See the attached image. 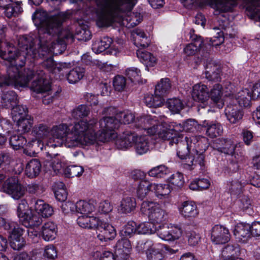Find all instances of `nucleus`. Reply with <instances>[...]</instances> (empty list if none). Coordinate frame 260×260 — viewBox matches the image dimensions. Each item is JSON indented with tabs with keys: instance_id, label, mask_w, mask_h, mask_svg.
Returning <instances> with one entry per match:
<instances>
[{
	"instance_id": "obj_23",
	"label": "nucleus",
	"mask_w": 260,
	"mask_h": 260,
	"mask_svg": "<svg viewBox=\"0 0 260 260\" xmlns=\"http://www.w3.org/2000/svg\"><path fill=\"white\" fill-rule=\"evenodd\" d=\"M180 214L185 218H194L199 214L196 204L190 201L184 202L179 208Z\"/></svg>"
},
{
	"instance_id": "obj_20",
	"label": "nucleus",
	"mask_w": 260,
	"mask_h": 260,
	"mask_svg": "<svg viewBox=\"0 0 260 260\" xmlns=\"http://www.w3.org/2000/svg\"><path fill=\"white\" fill-rule=\"evenodd\" d=\"M77 222L82 228L95 229L100 223V219L93 216L81 215L77 218Z\"/></svg>"
},
{
	"instance_id": "obj_21",
	"label": "nucleus",
	"mask_w": 260,
	"mask_h": 260,
	"mask_svg": "<svg viewBox=\"0 0 260 260\" xmlns=\"http://www.w3.org/2000/svg\"><path fill=\"white\" fill-rule=\"evenodd\" d=\"M234 234L239 241L245 243L250 237V225L248 224L238 223L235 226Z\"/></svg>"
},
{
	"instance_id": "obj_34",
	"label": "nucleus",
	"mask_w": 260,
	"mask_h": 260,
	"mask_svg": "<svg viewBox=\"0 0 260 260\" xmlns=\"http://www.w3.org/2000/svg\"><path fill=\"white\" fill-rule=\"evenodd\" d=\"M193 42L188 44L184 49V52L187 55H194L202 47L203 41L201 37L192 38Z\"/></svg>"
},
{
	"instance_id": "obj_14",
	"label": "nucleus",
	"mask_w": 260,
	"mask_h": 260,
	"mask_svg": "<svg viewBox=\"0 0 260 260\" xmlns=\"http://www.w3.org/2000/svg\"><path fill=\"white\" fill-rule=\"evenodd\" d=\"M230 237L229 230L223 226L215 225L211 230V239L215 244H225L230 241Z\"/></svg>"
},
{
	"instance_id": "obj_56",
	"label": "nucleus",
	"mask_w": 260,
	"mask_h": 260,
	"mask_svg": "<svg viewBox=\"0 0 260 260\" xmlns=\"http://www.w3.org/2000/svg\"><path fill=\"white\" fill-rule=\"evenodd\" d=\"M83 171V168L82 167L72 165L65 169L64 174L67 177H74L81 175Z\"/></svg>"
},
{
	"instance_id": "obj_38",
	"label": "nucleus",
	"mask_w": 260,
	"mask_h": 260,
	"mask_svg": "<svg viewBox=\"0 0 260 260\" xmlns=\"http://www.w3.org/2000/svg\"><path fill=\"white\" fill-rule=\"evenodd\" d=\"M76 212L82 214H88L95 210L93 203L80 200L76 203Z\"/></svg>"
},
{
	"instance_id": "obj_9",
	"label": "nucleus",
	"mask_w": 260,
	"mask_h": 260,
	"mask_svg": "<svg viewBox=\"0 0 260 260\" xmlns=\"http://www.w3.org/2000/svg\"><path fill=\"white\" fill-rule=\"evenodd\" d=\"M31 89L36 93L44 94L42 97V102L45 105L52 102L57 95L56 91H53L49 82L42 78L33 81Z\"/></svg>"
},
{
	"instance_id": "obj_59",
	"label": "nucleus",
	"mask_w": 260,
	"mask_h": 260,
	"mask_svg": "<svg viewBox=\"0 0 260 260\" xmlns=\"http://www.w3.org/2000/svg\"><path fill=\"white\" fill-rule=\"evenodd\" d=\"M169 182L177 187H181L184 184V179L182 174L176 173L172 174L169 179Z\"/></svg>"
},
{
	"instance_id": "obj_49",
	"label": "nucleus",
	"mask_w": 260,
	"mask_h": 260,
	"mask_svg": "<svg viewBox=\"0 0 260 260\" xmlns=\"http://www.w3.org/2000/svg\"><path fill=\"white\" fill-rule=\"evenodd\" d=\"M156 133L158 137L163 140H168L172 137L173 133L171 129L165 127V124L158 123L156 126Z\"/></svg>"
},
{
	"instance_id": "obj_64",
	"label": "nucleus",
	"mask_w": 260,
	"mask_h": 260,
	"mask_svg": "<svg viewBox=\"0 0 260 260\" xmlns=\"http://www.w3.org/2000/svg\"><path fill=\"white\" fill-rule=\"evenodd\" d=\"M229 190L234 194L240 193L242 191V185L237 180L231 181L229 184Z\"/></svg>"
},
{
	"instance_id": "obj_39",
	"label": "nucleus",
	"mask_w": 260,
	"mask_h": 260,
	"mask_svg": "<svg viewBox=\"0 0 260 260\" xmlns=\"http://www.w3.org/2000/svg\"><path fill=\"white\" fill-rule=\"evenodd\" d=\"M51 133L48 126L44 123H39L36 125L32 128V133L39 139H44L46 138Z\"/></svg>"
},
{
	"instance_id": "obj_46",
	"label": "nucleus",
	"mask_w": 260,
	"mask_h": 260,
	"mask_svg": "<svg viewBox=\"0 0 260 260\" xmlns=\"http://www.w3.org/2000/svg\"><path fill=\"white\" fill-rule=\"evenodd\" d=\"M222 86L219 84H215L210 90L211 99L216 103H219L218 107H222L223 103L220 102L222 95Z\"/></svg>"
},
{
	"instance_id": "obj_55",
	"label": "nucleus",
	"mask_w": 260,
	"mask_h": 260,
	"mask_svg": "<svg viewBox=\"0 0 260 260\" xmlns=\"http://www.w3.org/2000/svg\"><path fill=\"white\" fill-rule=\"evenodd\" d=\"M116 117L119 121V125L121 123L129 124L135 120V115L129 112L122 111L116 114Z\"/></svg>"
},
{
	"instance_id": "obj_13",
	"label": "nucleus",
	"mask_w": 260,
	"mask_h": 260,
	"mask_svg": "<svg viewBox=\"0 0 260 260\" xmlns=\"http://www.w3.org/2000/svg\"><path fill=\"white\" fill-rule=\"evenodd\" d=\"M155 117L152 118L150 115H144L138 117L135 120V124L138 128L147 131L148 134L153 135L156 133V126L158 123Z\"/></svg>"
},
{
	"instance_id": "obj_32",
	"label": "nucleus",
	"mask_w": 260,
	"mask_h": 260,
	"mask_svg": "<svg viewBox=\"0 0 260 260\" xmlns=\"http://www.w3.org/2000/svg\"><path fill=\"white\" fill-rule=\"evenodd\" d=\"M134 39V44L139 47L146 48L148 46L149 43L146 34L140 29H136L132 32Z\"/></svg>"
},
{
	"instance_id": "obj_41",
	"label": "nucleus",
	"mask_w": 260,
	"mask_h": 260,
	"mask_svg": "<svg viewBox=\"0 0 260 260\" xmlns=\"http://www.w3.org/2000/svg\"><path fill=\"white\" fill-rule=\"evenodd\" d=\"M14 121L17 122V130L21 134L28 132L32 125V120L31 119L30 116Z\"/></svg>"
},
{
	"instance_id": "obj_5",
	"label": "nucleus",
	"mask_w": 260,
	"mask_h": 260,
	"mask_svg": "<svg viewBox=\"0 0 260 260\" xmlns=\"http://www.w3.org/2000/svg\"><path fill=\"white\" fill-rule=\"evenodd\" d=\"M186 147H179L177 151L178 156L181 159H185L186 167L199 164L201 167L204 165V152L208 147L207 139L201 136H192L186 137Z\"/></svg>"
},
{
	"instance_id": "obj_31",
	"label": "nucleus",
	"mask_w": 260,
	"mask_h": 260,
	"mask_svg": "<svg viewBox=\"0 0 260 260\" xmlns=\"http://www.w3.org/2000/svg\"><path fill=\"white\" fill-rule=\"evenodd\" d=\"M85 74L84 68L76 67L67 74V79L70 84H75L80 81Z\"/></svg>"
},
{
	"instance_id": "obj_8",
	"label": "nucleus",
	"mask_w": 260,
	"mask_h": 260,
	"mask_svg": "<svg viewBox=\"0 0 260 260\" xmlns=\"http://www.w3.org/2000/svg\"><path fill=\"white\" fill-rule=\"evenodd\" d=\"M141 212L146 215L152 222L160 223L167 215L166 211L158 203L144 201L141 204Z\"/></svg>"
},
{
	"instance_id": "obj_28",
	"label": "nucleus",
	"mask_w": 260,
	"mask_h": 260,
	"mask_svg": "<svg viewBox=\"0 0 260 260\" xmlns=\"http://www.w3.org/2000/svg\"><path fill=\"white\" fill-rule=\"evenodd\" d=\"M115 253L117 255L124 257L131 251L132 246L130 241L127 239H121L118 240L115 246Z\"/></svg>"
},
{
	"instance_id": "obj_40",
	"label": "nucleus",
	"mask_w": 260,
	"mask_h": 260,
	"mask_svg": "<svg viewBox=\"0 0 260 260\" xmlns=\"http://www.w3.org/2000/svg\"><path fill=\"white\" fill-rule=\"evenodd\" d=\"M112 43V40L109 37H104L100 40L95 41L92 44V49L96 53H99L108 49Z\"/></svg>"
},
{
	"instance_id": "obj_36",
	"label": "nucleus",
	"mask_w": 260,
	"mask_h": 260,
	"mask_svg": "<svg viewBox=\"0 0 260 260\" xmlns=\"http://www.w3.org/2000/svg\"><path fill=\"white\" fill-rule=\"evenodd\" d=\"M17 95L13 91L5 92L2 95V103L7 108H12L17 104Z\"/></svg>"
},
{
	"instance_id": "obj_12",
	"label": "nucleus",
	"mask_w": 260,
	"mask_h": 260,
	"mask_svg": "<svg viewBox=\"0 0 260 260\" xmlns=\"http://www.w3.org/2000/svg\"><path fill=\"white\" fill-rule=\"evenodd\" d=\"M191 94L193 101L203 105L202 108L207 105L209 94L207 85L201 83L194 84L192 86Z\"/></svg>"
},
{
	"instance_id": "obj_63",
	"label": "nucleus",
	"mask_w": 260,
	"mask_h": 260,
	"mask_svg": "<svg viewBox=\"0 0 260 260\" xmlns=\"http://www.w3.org/2000/svg\"><path fill=\"white\" fill-rule=\"evenodd\" d=\"M158 236L162 240L166 241H172V237L171 236L170 226H163L162 229L157 230Z\"/></svg>"
},
{
	"instance_id": "obj_61",
	"label": "nucleus",
	"mask_w": 260,
	"mask_h": 260,
	"mask_svg": "<svg viewBox=\"0 0 260 260\" xmlns=\"http://www.w3.org/2000/svg\"><path fill=\"white\" fill-rule=\"evenodd\" d=\"M126 75L132 82H139L140 77V71L137 68H131L125 71Z\"/></svg>"
},
{
	"instance_id": "obj_51",
	"label": "nucleus",
	"mask_w": 260,
	"mask_h": 260,
	"mask_svg": "<svg viewBox=\"0 0 260 260\" xmlns=\"http://www.w3.org/2000/svg\"><path fill=\"white\" fill-rule=\"evenodd\" d=\"M30 211L28 210V205L26 200H22L20 201L17 210V216L19 218L20 221L24 220L25 218L28 217L27 215Z\"/></svg>"
},
{
	"instance_id": "obj_37",
	"label": "nucleus",
	"mask_w": 260,
	"mask_h": 260,
	"mask_svg": "<svg viewBox=\"0 0 260 260\" xmlns=\"http://www.w3.org/2000/svg\"><path fill=\"white\" fill-rule=\"evenodd\" d=\"M171 88L170 81L168 78L160 80L155 86V94L162 98V96L169 92Z\"/></svg>"
},
{
	"instance_id": "obj_53",
	"label": "nucleus",
	"mask_w": 260,
	"mask_h": 260,
	"mask_svg": "<svg viewBox=\"0 0 260 260\" xmlns=\"http://www.w3.org/2000/svg\"><path fill=\"white\" fill-rule=\"evenodd\" d=\"M169 173L168 168L164 165H159L152 168L148 174L151 177L162 178Z\"/></svg>"
},
{
	"instance_id": "obj_30",
	"label": "nucleus",
	"mask_w": 260,
	"mask_h": 260,
	"mask_svg": "<svg viewBox=\"0 0 260 260\" xmlns=\"http://www.w3.org/2000/svg\"><path fill=\"white\" fill-rule=\"evenodd\" d=\"M41 169L40 162L37 159H32L26 165L25 167V174L30 178L37 176Z\"/></svg>"
},
{
	"instance_id": "obj_33",
	"label": "nucleus",
	"mask_w": 260,
	"mask_h": 260,
	"mask_svg": "<svg viewBox=\"0 0 260 260\" xmlns=\"http://www.w3.org/2000/svg\"><path fill=\"white\" fill-rule=\"evenodd\" d=\"M137 55L140 61L147 68L148 66L153 67L156 61V57L151 53L146 51L142 49H138Z\"/></svg>"
},
{
	"instance_id": "obj_43",
	"label": "nucleus",
	"mask_w": 260,
	"mask_h": 260,
	"mask_svg": "<svg viewBox=\"0 0 260 260\" xmlns=\"http://www.w3.org/2000/svg\"><path fill=\"white\" fill-rule=\"evenodd\" d=\"M236 144L231 139H224L221 141V145L218 148V151L226 154H232L235 150Z\"/></svg>"
},
{
	"instance_id": "obj_22",
	"label": "nucleus",
	"mask_w": 260,
	"mask_h": 260,
	"mask_svg": "<svg viewBox=\"0 0 260 260\" xmlns=\"http://www.w3.org/2000/svg\"><path fill=\"white\" fill-rule=\"evenodd\" d=\"M169 250V247L161 244H155L146 254L148 260H165L163 252Z\"/></svg>"
},
{
	"instance_id": "obj_10",
	"label": "nucleus",
	"mask_w": 260,
	"mask_h": 260,
	"mask_svg": "<svg viewBox=\"0 0 260 260\" xmlns=\"http://www.w3.org/2000/svg\"><path fill=\"white\" fill-rule=\"evenodd\" d=\"M2 189L4 192L10 194L13 199L18 200L24 196V187L18 182L16 178H8L4 183Z\"/></svg>"
},
{
	"instance_id": "obj_60",
	"label": "nucleus",
	"mask_w": 260,
	"mask_h": 260,
	"mask_svg": "<svg viewBox=\"0 0 260 260\" xmlns=\"http://www.w3.org/2000/svg\"><path fill=\"white\" fill-rule=\"evenodd\" d=\"M171 235L172 237V241L178 239L182 235L183 230L180 225L170 224Z\"/></svg>"
},
{
	"instance_id": "obj_62",
	"label": "nucleus",
	"mask_w": 260,
	"mask_h": 260,
	"mask_svg": "<svg viewBox=\"0 0 260 260\" xmlns=\"http://www.w3.org/2000/svg\"><path fill=\"white\" fill-rule=\"evenodd\" d=\"M154 245L152 241L150 240H140L137 242L136 248L139 252L145 250L146 252L149 249H151Z\"/></svg>"
},
{
	"instance_id": "obj_4",
	"label": "nucleus",
	"mask_w": 260,
	"mask_h": 260,
	"mask_svg": "<svg viewBox=\"0 0 260 260\" xmlns=\"http://www.w3.org/2000/svg\"><path fill=\"white\" fill-rule=\"evenodd\" d=\"M94 122V120L87 122L80 120L71 128L67 124H60L52 127L51 135L54 139L62 140L66 146L69 148L91 145L95 139L92 129Z\"/></svg>"
},
{
	"instance_id": "obj_11",
	"label": "nucleus",
	"mask_w": 260,
	"mask_h": 260,
	"mask_svg": "<svg viewBox=\"0 0 260 260\" xmlns=\"http://www.w3.org/2000/svg\"><path fill=\"white\" fill-rule=\"evenodd\" d=\"M10 239V246L15 250H20L25 245V241L22 237L23 230L16 222V225L12 226L8 231Z\"/></svg>"
},
{
	"instance_id": "obj_50",
	"label": "nucleus",
	"mask_w": 260,
	"mask_h": 260,
	"mask_svg": "<svg viewBox=\"0 0 260 260\" xmlns=\"http://www.w3.org/2000/svg\"><path fill=\"white\" fill-rule=\"evenodd\" d=\"M137 234H152L156 232V229L152 222H144L137 225Z\"/></svg>"
},
{
	"instance_id": "obj_54",
	"label": "nucleus",
	"mask_w": 260,
	"mask_h": 260,
	"mask_svg": "<svg viewBox=\"0 0 260 260\" xmlns=\"http://www.w3.org/2000/svg\"><path fill=\"white\" fill-rule=\"evenodd\" d=\"M166 106L174 113H179L183 107V105L178 99H169L166 103Z\"/></svg>"
},
{
	"instance_id": "obj_2",
	"label": "nucleus",
	"mask_w": 260,
	"mask_h": 260,
	"mask_svg": "<svg viewBox=\"0 0 260 260\" xmlns=\"http://www.w3.org/2000/svg\"><path fill=\"white\" fill-rule=\"evenodd\" d=\"M68 18L69 15L64 12H59L55 15L49 17L45 11H36L32 15V19L34 24L38 29V39L35 41L34 38L30 36H23V37H30L32 39V43H31L30 53H32V50L36 52H42L39 42V29L41 28H44L45 31H46V27L50 29V34L52 36V38L51 39H49V37L45 38L44 40L46 41L43 43L44 46L51 47L53 46L54 51L56 48H59L60 44L58 39L61 37L60 34L61 25L62 23ZM7 30V28L6 26L0 25V56L4 60H11L12 59H15V56L19 55V47H18V51L16 52L15 48L13 47H11L10 44L5 41ZM20 38V37L18 39ZM18 47L19 46H18Z\"/></svg>"
},
{
	"instance_id": "obj_42",
	"label": "nucleus",
	"mask_w": 260,
	"mask_h": 260,
	"mask_svg": "<svg viewBox=\"0 0 260 260\" xmlns=\"http://www.w3.org/2000/svg\"><path fill=\"white\" fill-rule=\"evenodd\" d=\"M146 105L149 107H160L164 101L162 98L155 94H146L144 99Z\"/></svg>"
},
{
	"instance_id": "obj_27",
	"label": "nucleus",
	"mask_w": 260,
	"mask_h": 260,
	"mask_svg": "<svg viewBox=\"0 0 260 260\" xmlns=\"http://www.w3.org/2000/svg\"><path fill=\"white\" fill-rule=\"evenodd\" d=\"M235 100L241 107H247L250 105L252 99H254L249 89L245 88L239 91L235 96Z\"/></svg>"
},
{
	"instance_id": "obj_48",
	"label": "nucleus",
	"mask_w": 260,
	"mask_h": 260,
	"mask_svg": "<svg viewBox=\"0 0 260 260\" xmlns=\"http://www.w3.org/2000/svg\"><path fill=\"white\" fill-rule=\"evenodd\" d=\"M205 127H207L206 134L211 138L219 136L222 132V127L219 123H207Z\"/></svg>"
},
{
	"instance_id": "obj_16",
	"label": "nucleus",
	"mask_w": 260,
	"mask_h": 260,
	"mask_svg": "<svg viewBox=\"0 0 260 260\" xmlns=\"http://www.w3.org/2000/svg\"><path fill=\"white\" fill-rule=\"evenodd\" d=\"M47 156L48 158L44 165L46 171H53L55 174L59 173L63 168L64 158L57 153L49 154L47 153Z\"/></svg>"
},
{
	"instance_id": "obj_26",
	"label": "nucleus",
	"mask_w": 260,
	"mask_h": 260,
	"mask_svg": "<svg viewBox=\"0 0 260 260\" xmlns=\"http://www.w3.org/2000/svg\"><path fill=\"white\" fill-rule=\"evenodd\" d=\"M153 183L148 180L140 181L136 188V194L138 198L141 200L145 198L150 192L153 191Z\"/></svg>"
},
{
	"instance_id": "obj_25",
	"label": "nucleus",
	"mask_w": 260,
	"mask_h": 260,
	"mask_svg": "<svg viewBox=\"0 0 260 260\" xmlns=\"http://www.w3.org/2000/svg\"><path fill=\"white\" fill-rule=\"evenodd\" d=\"M57 225L53 222H47L42 227V238L46 241L54 240L57 235Z\"/></svg>"
},
{
	"instance_id": "obj_3",
	"label": "nucleus",
	"mask_w": 260,
	"mask_h": 260,
	"mask_svg": "<svg viewBox=\"0 0 260 260\" xmlns=\"http://www.w3.org/2000/svg\"><path fill=\"white\" fill-rule=\"evenodd\" d=\"M96 5L97 24L100 27L107 26L123 18L126 12H129L136 3V0H93ZM238 0H210L213 9L222 12L231 11L237 5Z\"/></svg>"
},
{
	"instance_id": "obj_45",
	"label": "nucleus",
	"mask_w": 260,
	"mask_h": 260,
	"mask_svg": "<svg viewBox=\"0 0 260 260\" xmlns=\"http://www.w3.org/2000/svg\"><path fill=\"white\" fill-rule=\"evenodd\" d=\"M153 191L159 199L166 198L171 192V188L168 184H157L153 183Z\"/></svg>"
},
{
	"instance_id": "obj_57",
	"label": "nucleus",
	"mask_w": 260,
	"mask_h": 260,
	"mask_svg": "<svg viewBox=\"0 0 260 260\" xmlns=\"http://www.w3.org/2000/svg\"><path fill=\"white\" fill-rule=\"evenodd\" d=\"M3 9L5 15L8 18L16 16L22 11V9L20 6L15 5L14 3L11 4Z\"/></svg>"
},
{
	"instance_id": "obj_35",
	"label": "nucleus",
	"mask_w": 260,
	"mask_h": 260,
	"mask_svg": "<svg viewBox=\"0 0 260 260\" xmlns=\"http://www.w3.org/2000/svg\"><path fill=\"white\" fill-rule=\"evenodd\" d=\"M136 206V200L131 197L124 198L121 201L118 210L122 213H128L135 209Z\"/></svg>"
},
{
	"instance_id": "obj_44",
	"label": "nucleus",
	"mask_w": 260,
	"mask_h": 260,
	"mask_svg": "<svg viewBox=\"0 0 260 260\" xmlns=\"http://www.w3.org/2000/svg\"><path fill=\"white\" fill-rule=\"evenodd\" d=\"M12 107L11 114L13 120H18V119L30 116L27 114L28 110L25 106L17 105Z\"/></svg>"
},
{
	"instance_id": "obj_6",
	"label": "nucleus",
	"mask_w": 260,
	"mask_h": 260,
	"mask_svg": "<svg viewBox=\"0 0 260 260\" xmlns=\"http://www.w3.org/2000/svg\"><path fill=\"white\" fill-rule=\"evenodd\" d=\"M91 120H94L95 122L92 128L95 139L92 144L96 141L102 142H108L115 137L114 131L119 127V121L116 117V115L114 116H105L100 119L99 129L96 134L95 130L98 125L97 120L93 118L87 122Z\"/></svg>"
},
{
	"instance_id": "obj_52",
	"label": "nucleus",
	"mask_w": 260,
	"mask_h": 260,
	"mask_svg": "<svg viewBox=\"0 0 260 260\" xmlns=\"http://www.w3.org/2000/svg\"><path fill=\"white\" fill-rule=\"evenodd\" d=\"M89 113L90 110L88 107L84 105H81L73 109L72 116L76 119H81L87 117Z\"/></svg>"
},
{
	"instance_id": "obj_15",
	"label": "nucleus",
	"mask_w": 260,
	"mask_h": 260,
	"mask_svg": "<svg viewBox=\"0 0 260 260\" xmlns=\"http://www.w3.org/2000/svg\"><path fill=\"white\" fill-rule=\"evenodd\" d=\"M95 229L97 230V238L101 242L112 240L116 235V231L112 225L101 220L100 223Z\"/></svg>"
},
{
	"instance_id": "obj_18",
	"label": "nucleus",
	"mask_w": 260,
	"mask_h": 260,
	"mask_svg": "<svg viewBox=\"0 0 260 260\" xmlns=\"http://www.w3.org/2000/svg\"><path fill=\"white\" fill-rule=\"evenodd\" d=\"M227 119L232 124L238 123L243 117V112L236 104H230L224 110Z\"/></svg>"
},
{
	"instance_id": "obj_19",
	"label": "nucleus",
	"mask_w": 260,
	"mask_h": 260,
	"mask_svg": "<svg viewBox=\"0 0 260 260\" xmlns=\"http://www.w3.org/2000/svg\"><path fill=\"white\" fill-rule=\"evenodd\" d=\"M247 4V15L255 21H260V0H244Z\"/></svg>"
},
{
	"instance_id": "obj_24",
	"label": "nucleus",
	"mask_w": 260,
	"mask_h": 260,
	"mask_svg": "<svg viewBox=\"0 0 260 260\" xmlns=\"http://www.w3.org/2000/svg\"><path fill=\"white\" fill-rule=\"evenodd\" d=\"M219 67L212 60L208 62L205 67V76L209 81L217 82L220 79Z\"/></svg>"
},
{
	"instance_id": "obj_29",
	"label": "nucleus",
	"mask_w": 260,
	"mask_h": 260,
	"mask_svg": "<svg viewBox=\"0 0 260 260\" xmlns=\"http://www.w3.org/2000/svg\"><path fill=\"white\" fill-rule=\"evenodd\" d=\"M34 209L39 215L43 217L50 216L53 213L52 208L42 200H38L35 202Z\"/></svg>"
},
{
	"instance_id": "obj_47",
	"label": "nucleus",
	"mask_w": 260,
	"mask_h": 260,
	"mask_svg": "<svg viewBox=\"0 0 260 260\" xmlns=\"http://www.w3.org/2000/svg\"><path fill=\"white\" fill-rule=\"evenodd\" d=\"M27 215V218H25L24 220L21 221L22 224L26 227L38 226L42 222L41 217L37 215L32 214L31 212Z\"/></svg>"
},
{
	"instance_id": "obj_7",
	"label": "nucleus",
	"mask_w": 260,
	"mask_h": 260,
	"mask_svg": "<svg viewBox=\"0 0 260 260\" xmlns=\"http://www.w3.org/2000/svg\"><path fill=\"white\" fill-rule=\"evenodd\" d=\"M115 145L119 149H127L134 145L137 152L143 154L149 150V138L146 136H138L134 132L126 131L116 140Z\"/></svg>"
},
{
	"instance_id": "obj_58",
	"label": "nucleus",
	"mask_w": 260,
	"mask_h": 260,
	"mask_svg": "<svg viewBox=\"0 0 260 260\" xmlns=\"http://www.w3.org/2000/svg\"><path fill=\"white\" fill-rule=\"evenodd\" d=\"M113 83L114 89L119 92L124 91L126 86V79L120 75L115 77Z\"/></svg>"
},
{
	"instance_id": "obj_17",
	"label": "nucleus",
	"mask_w": 260,
	"mask_h": 260,
	"mask_svg": "<svg viewBox=\"0 0 260 260\" xmlns=\"http://www.w3.org/2000/svg\"><path fill=\"white\" fill-rule=\"evenodd\" d=\"M9 142L14 149L18 150L23 148L25 145H26L28 148L32 147L35 145L38 146L39 140L33 139L31 141L26 144V140L23 136L21 135H13L11 136Z\"/></svg>"
},
{
	"instance_id": "obj_1",
	"label": "nucleus",
	"mask_w": 260,
	"mask_h": 260,
	"mask_svg": "<svg viewBox=\"0 0 260 260\" xmlns=\"http://www.w3.org/2000/svg\"><path fill=\"white\" fill-rule=\"evenodd\" d=\"M46 31L44 28L39 29L40 48L42 49V52H36L31 50V43L32 39L30 37H22L18 40V46L19 47V55L15 56V59L11 60H7L10 65L7 69L8 76H4L0 74V86L5 85L14 86L15 88L24 87L27 86L30 80L34 77L35 74L34 71L30 70H24L20 72L18 66H23L26 60L29 62L32 59H36L41 58L47 55L49 53H54L53 46H44V43L46 42L45 38H52L50 34V30L46 27Z\"/></svg>"
}]
</instances>
